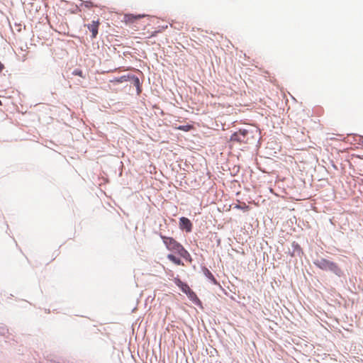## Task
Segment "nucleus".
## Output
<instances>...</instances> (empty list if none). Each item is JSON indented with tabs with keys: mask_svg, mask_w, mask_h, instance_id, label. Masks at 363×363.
I'll return each mask as SVG.
<instances>
[{
	"mask_svg": "<svg viewBox=\"0 0 363 363\" xmlns=\"http://www.w3.org/2000/svg\"><path fill=\"white\" fill-rule=\"evenodd\" d=\"M259 139V133L257 129L240 128L232 133L229 140L233 143L255 145Z\"/></svg>",
	"mask_w": 363,
	"mask_h": 363,
	"instance_id": "nucleus-1",
	"label": "nucleus"
},
{
	"mask_svg": "<svg viewBox=\"0 0 363 363\" xmlns=\"http://www.w3.org/2000/svg\"><path fill=\"white\" fill-rule=\"evenodd\" d=\"M313 262L315 267L323 271L331 273L340 279L346 278L345 271L337 263L330 259L320 257L313 260Z\"/></svg>",
	"mask_w": 363,
	"mask_h": 363,
	"instance_id": "nucleus-2",
	"label": "nucleus"
},
{
	"mask_svg": "<svg viewBox=\"0 0 363 363\" xmlns=\"http://www.w3.org/2000/svg\"><path fill=\"white\" fill-rule=\"evenodd\" d=\"M111 82L115 84H121L125 82H130L131 84L135 86L138 95L140 94L143 91L142 83L140 82L139 77L131 73L122 75L119 77H115Z\"/></svg>",
	"mask_w": 363,
	"mask_h": 363,
	"instance_id": "nucleus-3",
	"label": "nucleus"
},
{
	"mask_svg": "<svg viewBox=\"0 0 363 363\" xmlns=\"http://www.w3.org/2000/svg\"><path fill=\"white\" fill-rule=\"evenodd\" d=\"M194 224L192 221L184 216L180 217L179 219V228L182 231L186 233H191L193 230Z\"/></svg>",
	"mask_w": 363,
	"mask_h": 363,
	"instance_id": "nucleus-4",
	"label": "nucleus"
},
{
	"mask_svg": "<svg viewBox=\"0 0 363 363\" xmlns=\"http://www.w3.org/2000/svg\"><path fill=\"white\" fill-rule=\"evenodd\" d=\"M160 237L162 240V242L164 244L167 249L172 252H173L175 250V248L178 247V245L180 243L172 237H168L162 235V233H160Z\"/></svg>",
	"mask_w": 363,
	"mask_h": 363,
	"instance_id": "nucleus-5",
	"label": "nucleus"
},
{
	"mask_svg": "<svg viewBox=\"0 0 363 363\" xmlns=\"http://www.w3.org/2000/svg\"><path fill=\"white\" fill-rule=\"evenodd\" d=\"M174 253L177 254L181 258H183L186 262L191 263L193 259L189 252L179 243L178 247L173 251Z\"/></svg>",
	"mask_w": 363,
	"mask_h": 363,
	"instance_id": "nucleus-6",
	"label": "nucleus"
},
{
	"mask_svg": "<svg viewBox=\"0 0 363 363\" xmlns=\"http://www.w3.org/2000/svg\"><path fill=\"white\" fill-rule=\"evenodd\" d=\"M174 253L177 254L181 258H183L186 262L191 263L193 259L189 252L179 243L178 247L173 251Z\"/></svg>",
	"mask_w": 363,
	"mask_h": 363,
	"instance_id": "nucleus-7",
	"label": "nucleus"
},
{
	"mask_svg": "<svg viewBox=\"0 0 363 363\" xmlns=\"http://www.w3.org/2000/svg\"><path fill=\"white\" fill-rule=\"evenodd\" d=\"M201 272H203V275L206 277V279H208V280L211 283H212L214 285L220 286V283L215 278L213 273L205 265H201Z\"/></svg>",
	"mask_w": 363,
	"mask_h": 363,
	"instance_id": "nucleus-8",
	"label": "nucleus"
},
{
	"mask_svg": "<svg viewBox=\"0 0 363 363\" xmlns=\"http://www.w3.org/2000/svg\"><path fill=\"white\" fill-rule=\"evenodd\" d=\"M174 283L179 288V289L186 295L191 290L186 282L182 281L177 275L173 279Z\"/></svg>",
	"mask_w": 363,
	"mask_h": 363,
	"instance_id": "nucleus-9",
	"label": "nucleus"
},
{
	"mask_svg": "<svg viewBox=\"0 0 363 363\" xmlns=\"http://www.w3.org/2000/svg\"><path fill=\"white\" fill-rule=\"evenodd\" d=\"M188 298L194 303L196 306H198L201 309H203V306L202 301L199 299L197 294L192 289L186 294Z\"/></svg>",
	"mask_w": 363,
	"mask_h": 363,
	"instance_id": "nucleus-10",
	"label": "nucleus"
},
{
	"mask_svg": "<svg viewBox=\"0 0 363 363\" xmlns=\"http://www.w3.org/2000/svg\"><path fill=\"white\" fill-rule=\"evenodd\" d=\"M100 24L99 19L93 21L91 23L87 24L86 27L91 33V38H96L99 33V26Z\"/></svg>",
	"mask_w": 363,
	"mask_h": 363,
	"instance_id": "nucleus-11",
	"label": "nucleus"
},
{
	"mask_svg": "<svg viewBox=\"0 0 363 363\" xmlns=\"http://www.w3.org/2000/svg\"><path fill=\"white\" fill-rule=\"evenodd\" d=\"M145 15V14H133V13H128L125 14L124 16L125 21L127 23H134L142 18H143Z\"/></svg>",
	"mask_w": 363,
	"mask_h": 363,
	"instance_id": "nucleus-12",
	"label": "nucleus"
},
{
	"mask_svg": "<svg viewBox=\"0 0 363 363\" xmlns=\"http://www.w3.org/2000/svg\"><path fill=\"white\" fill-rule=\"evenodd\" d=\"M291 247L292 250L295 252L296 256L301 257L303 255V250L301 248V245L297 242L294 241L291 243Z\"/></svg>",
	"mask_w": 363,
	"mask_h": 363,
	"instance_id": "nucleus-13",
	"label": "nucleus"
},
{
	"mask_svg": "<svg viewBox=\"0 0 363 363\" xmlns=\"http://www.w3.org/2000/svg\"><path fill=\"white\" fill-rule=\"evenodd\" d=\"M167 258L177 266L184 265L183 261L182 260L181 257H179L172 253L168 254Z\"/></svg>",
	"mask_w": 363,
	"mask_h": 363,
	"instance_id": "nucleus-14",
	"label": "nucleus"
},
{
	"mask_svg": "<svg viewBox=\"0 0 363 363\" xmlns=\"http://www.w3.org/2000/svg\"><path fill=\"white\" fill-rule=\"evenodd\" d=\"M235 208L242 211L243 212H247L250 210V206L247 205L245 203H239L235 204Z\"/></svg>",
	"mask_w": 363,
	"mask_h": 363,
	"instance_id": "nucleus-15",
	"label": "nucleus"
},
{
	"mask_svg": "<svg viewBox=\"0 0 363 363\" xmlns=\"http://www.w3.org/2000/svg\"><path fill=\"white\" fill-rule=\"evenodd\" d=\"M177 130L184 131V132H189L193 128V125L191 124H185V125H180L178 127L176 128Z\"/></svg>",
	"mask_w": 363,
	"mask_h": 363,
	"instance_id": "nucleus-16",
	"label": "nucleus"
},
{
	"mask_svg": "<svg viewBox=\"0 0 363 363\" xmlns=\"http://www.w3.org/2000/svg\"><path fill=\"white\" fill-rule=\"evenodd\" d=\"M79 1L81 2L80 6H84L87 9H91V8L96 6V5L91 1H82V0H79Z\"/></svg>",
	"mask_w": 363,
	"mask_h": 363,
	"instance_id": "nucleus-17",
	"label": "nucleus"
},
{
	"mask_svg": "<svg viewBox=\"0 0 363 363\" xmlns=\"http://www.w3.org/2000/svg\"><path fill=\"white\" fill-rule=\"evenodd\" d=\"M72 75H74V76H79L83 79H85L86 78V74L83 72V71L81 69H74L72 72Z\"/></svg>",
	"mask_w": 363,
	"mask_h": 363,
	"instance_id": "nucleus-18",
	"label": "nucleus"
},
{
	"mask_svg": "<svg viewBox=\"0 0 363 363\" xmlns=\"http://www.w3.org/2000/svg\"><path fill=\"white\" fill-rule=\"evenodd\" d=\"M211 241L214 240L216 242V245L218 247H219L220 245L221 239H220V238L218 237V235L216 233H214L213 234H212V235L211 237Z\"/></svg>",
	"mask_w": 363,
	"mask_h": 363,
	"instance_id": "nucleus-19",
	"label": "nucleus"
},
{
	"mask_svg": "<svg viewBox=\"0 0 363 363\" xmlns=\"http://www.w3.org/2000/svg\"><path fill=\"white\" fill-rule=\"evenodd\" d=\"M7 334H9V329L5 325H0V335L1 336H6Z\"/></svg>",
	"mask_w": 363,
	"mask_h": 363,
	"instance_id": "nucleus-20",
	"label": "nucleus"
},
{
	"mask_svg": "<svg viewBox=\"0 0 363 363\" xmlns=\"http://www.w3.org/2000/svg\"><path fill=\"white\" fill-rule=\"evenodd\" d=\"M354 140L358 143H362L363 144V135H355V139Z\"/></svg>",
	"mask_w": 363,
	"mask_h": 363,
	"instance_id": "nucleus-21",
	"label": "nucleus"
},
{
	"mask_svg": "<svg viewBox=\"0 0 363 363\" xmlns=\"http://www.w3.org/2000/svg\"><path fill=\"white\" fill-rule=\"evenodd\" d=\"M289 254L290 255L291 257H296L295 252H294L293 250L291 251L290 249L289 250Z\"/></svg>",
	"mask_w": 363,
	"mask_h": 363,
	"instance_id": "nucleus-22",
	"label": "nucleus"
},
{
	"mask_svg": "<svg viewBox=\"0 0 363 363\" xmlns=\"http://www.w3.org/2000/svg\"><path fill=\"white\" fill-rule=\"evenodd\" d=\"M5 68L4 64L0 61V73L4 70Z\"/></svg>",
	"mask_w": 363,
	"mask_h": 363,
	"instance_id": "nucleus-23",
	"label": "nucleus"
},
{
	"mask_svg": "<svg viewBox=\"0 0 363 363\" xmlns=\"http://www.w3.org/2000/svg\"><path fill=\"white\" fill-rule=\"evenodd\" d=\"M166 28H167V25L162 26H161V28L159 30V31L164 30Z\"/></svg>",
	"mask_w": 363,
	"mask_h": 363,
	"instance_id": "nucleus-24",
	"label": "nucleus"
},
{
	"mask_svg": "<svg viewBox=\"0 0 363 363\" xmlns=\"http://www.w3.org/2000/svg\"><path fill=\"white\" fill-rule=\"evenodd\" d=\"M76 6H77V9L78 11H80V7H81V6H80V4H79V6H78V5H77Z\"/></svg>",
	"mask_w": 363,
	"mask_h": 363,
	"instance_id": "nucleus-25",
	"label": "nucleus"
},
{
	"mask_svg": "<svg viewBox=\"0 0 363 363\" xmlns=\"http://www.w3.org/2000/svg\"><path fill=\"white\" fill-rule=\"evenodd\" d=\"M1 105H2V102H1V101L0 100V106H1Z\"/></svg>",
	"mask_w": 363,
	"mask_h": 363,
	"instance_id": "nucleus-26",
	"label": "nucleus"
}]
</instances>
